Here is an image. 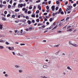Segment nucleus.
<instances>
[{"mask_svg":"<svg viewBox=\"0 0 78 78\" xmlns=\"http://www.w3.org/2000/svg\"><path fill=\"white\" fill-rule=\"evenodd\" d=\"M49 24H50V23H49V22H46V25H49Z\"/></svg>","mask_w":78,"mask_h":78,"instance_id":"052dcab7","label":"nucleus"},{"mask_svg":"<svg viewBox=\"0 0 78 78\" xmlns=\"http://www.w3.org/2000/svg\"><path fill=\"white\" fill-rule=\"evenodd\" d=\"M38 8H39V10H41V6L40 5H38Z\"/></svg>","mask_w":78,"mask_h":78,"instance_id":"39448f33","label":"nucleus"},{"mask_svg":"<svg viewBox=\"0 0 78 78\" xmlns=\"http://www.w3.org/2000/svg\"><path fill=\"white\" fill-rule=\"evenodd\" d=\"M10 16H11V15L9 14H8L7 15V17H10Z\"/></svg>","mask_w":78,"mask_h":78,"instance_id":"473e14b6","label":"nucleus"},{"mask_svg":"<svg viewBox=\"0 0 78 78\" xmlns=\"http://www.w3.org/2000/svg\"><path fill=\"white\" fill-rule=\"evenodd\" d=\"M49 21L51 22H52V21H53V18H50L49 19Z\"/></svg>","mask_w":78,"mask_h":78,"instance_id":"4468645a","label":"nucleus"},{"mask_svg":"<svg viewBox=\"0 0 78 78\" xmlns=\"http://www.w3.org/2000/svg\"><path fill=\"white\" fill-rule=\"evenodd\" d=\"M20 45H25V44H22L21 43L20 44Z\"/></svg>","mask_w":78,"mask_h":78,"instance_id":"603ef678","label":"nucleus"},{"mask_svg":"<svg viewBox=\"0 0 78 78\" xmlns=\"http://www.w3.org/2000/svg\"><path fill=\"white\" fill-rule=\"evenodd\" d=\"M59 12H61L62 11V9L61 8H60L58 10Z\"/></svg>","mask_w":78,"mask_h":78,"instance_id":"b1692460","label":"nucleus"},{"mask_svg":"<svg viewBox=\"0 0 78 78\" xmlns=\"http://www.w3.org/2000/svg\"><path fill=\"white\" fill-rule=\"evenodd\" d=\"M32 29H33V27H29V30H30L31 31L32 30Z\"/></svg>","mask_w":78,"mask_h":78,"instance_id":"72a5a7b5","label":"nucleus"},{"mask_svg":"<svg viewBox=\"0 0 78 78\" xmlns=\"http://www.w3.org/2000/svg\"><path fill=\"white\" fill-rule=\"evenodd\" d=\"M5 77H8V75L6 74L5 75Z\"/></svg>","mask_w":78,"mask_h":78,"instance_id":"393cba45","label":"nucleus"},{"mask_svg":"<svg viewBox=\"0 0 78 78\" xmlns=\"http://www.w3.org/2000/svg\"><path fill=\"white\" fill-rule=\"evenodd\" d=\"M69 17H67L66 19V21H67V20H69Z\"/></svg>","mask_w":78,"mask_h":78,"instance_id":"79ce46f5","label":"nucleus"},{"mask_svg":"<svg viewBox=\"0 0 78 78\" xmlns=\"http://www.w3.org/2000/svg\"><path fill=\"white\" fill-rule=\"evenodd\" d=\"M3 28V25L2 24H0V30H2Z\"/></svg>","mask_w":78,"mask_h":78,"instance_id":"1a4fd4ad","label":"nucleus"},{"mask_svg":"<svg viewBox=\"0 0 78 78\" xmlns=\"http://www.w3.org/2000/svg\"><path fill=\"white\" fill-rule=\"evenodd\" d=\"M36 22H39V19H38L36 20Z\"/></svg>","mask_w":78,"mask_h":78,"instance_id":"f704fd0d","label":"nucleus"},{"mask_svg":"<svg viewBox=\"0 0 78 78\" xmlns=\"http://www.w3.org/2000/svg\"><path fill=\"white\" fill-rule=\"evenodd\" d=\"M55 15H56L55 14V13H53L52 14L53 16H55Z\"/></svg>","mask_w":78,"mask_h":78,"instance_id":"0e129e2a","label":"nucleus"},{"mask_svg":"<svg viewBox=\"0 0 78 78\" xmlns=\"http://www.w3.org/2000/svg\"><path fill=\"white\" fill-rule=\"evenodd\" d=\"M68 4V1H66V3H65V5H67Z\"/></svg>","mask_w":78,"mask_h":78,"instance_id":"5fc2aeb1","label":"nucleus"},{"mask_svg":"<svg viewBox=\"0 0 78 78\" xmlns=\"http://www.w3.org/2000/svg\"><path fill=\"white\" fill-rule=\"evenodd\" d=\"M11 5H8V8L9 9H10V8H11Z\"/></svg>","mask_w":78,"mask_h":78,"instance_id":"412c9836","label":"nucleus"},{"mask_svg":"<svg viewBox=\"0 0 78 78\" xmlns=\"http://www.w3.org/2000/svg\"><path fill=\"white\" fill-rule=\"evenodd\" d=\"M12 53L13 55H16V54H15V52H12Z\"/></svg>","mask_w":78,"mask_h":78,"instance_id":"69168bd1","label":"nucleus"},{"mask_svg":"<svg viewBox=\"0 0 78 78\" xmlns=\"http://www.w3.org/2000/svg\"><path fill=\"white\" fill-rule=\"evenodd\" d=\"M9 3L10 4H12V0H11L10 2H9Z\"/></svg>","mask_w":78,"mask_h":78,"instance_id":"3c124183","label":"nucleus"},{"mask_svg":"<svg viewBox=\"0 0 78 78\" xmlns=\"http://www.w3.org/2000/svg\"><path fill=\"white\" fill-rule=\"evenodd\" d=\"M12 18H14V17H15V15H12Z\"/></svg>","mask_w":78,"mask_h":78,"instance_id":"8fccbe9b","label":"nucleus"},{"mask_svg":"<svg viewBox=\"0 0 78 78\" xmlns=\"http://www.w3.org/2000/svg\"><path fill=\"white\" fill-rule=\"evenodd\" d=\"M58 9V7H57L55 8L56 11H57Z\"/></svg>","mask_w":78,"mask_h":78,"instance_id":"49530a36","label":"nucleus"},{"mask_svg":"<svg viewBox=\"0 0 78 78\" xmlns=\"http://www.w3.org/2000/svg\"><path fill=\"white\" fill-rule=\"evenodd\" d=\"M5 42V41L4 40H0V42Z\"/></svg>","mask_w":78,"mask_h":78,"instance_id":"dca6fc26","label":"nucleus"},{"mask_svg":"<svg viewBox=\"0 0 78 78\" xmlns=\"http://www.w3.org/2000/svg\"><path fill=\"white\" fill-rule=\"evenodd\" d=\"M27 22V23H28L29 25H30V24H31V21L29 20H28Z\"/></svg>","mask_w":78,"mask_h":78,"instance_id":"6e6552de","label":"nucleus"},{"mask_svg":"<svg viewBox=\"0 0 78 78\" xmlns=\"http://www.w3.org/2000/svg\"><path fill=\"white\" fill-rule=\"evenodd\" d=\"M76 6V4L75 3L73 4V6L74 7H75Z\"/></svg>","mask_w":78,"mask_h":78,"instance_id":"bb28decb","label":"nucleus"},{"mask_svg":"<svg viewBox=\"0 0 78 78\" xmlns=\"http://www.w3.org/2000/svg\"><path fill=\"white\" fill-rule=\"evenodd\" d=\"M19 73H22L23 71L21 70L20 69L19 70Z\"/></svg>","mask_w":78,"mask_h":78,"instance_id":"a211bd4d","label":"nucleus"},{"mask_svg":"<svg viewBox=\"0 0 78 78\" xmlns=\"http://www.w3.org/2000/svg\"><path fill=\"white\" fill-rule=\"evenodd\" d=\"M5 44H6V45H9V44L8 43V42L6 41L5 42Z\"/></svg>","mask_w":78,"mask_h":78,"instance_id":"58836bf2","label":"nucleus"},{"mask_svg":"<svg viewBox=\"0 0 78 78\" xmlns=\"http://www.w3.org/2000/svg\"><path fill=\"white\" fill-rule=\"evenodd\" d=\"M26 19H27V20H28V19H29V17H28V16H26Z\"/></svg>","mask_w":78,"mask_h":78,"instance_id":"c9c22d12","label":"nucleus"},{"mask_svg":"<svg viewBox=\"0 0 78 78\" xmlns=\"http://www.w3.org/2000/svg\"><path fill=\"white\" fill-rule=\"evenodd\" d=\"M32 23H34V22H35V21L34 20H32Z\"/></svg>","mask_w":78,"mask_h":78,"instance_id":"09e8293b","label":"nucleus"},{"mask_svg":"<svg viewBox=\"0 0 78 78\" xmlns=\"http://www.w3.org/2000/svg\"><path fill=\"white\" fill-rule=\"evenodd\" d=\"M73 46H74V47H78V45L76 44H73Z\"/></svg>","mask_w":78,"mask_h":78,"instance_id":"0eeeda50","label":"nucleus"},{"mask_svg":"<svg viewBox=\"0 0 78 78\" xmlns=\"http://www.w3.org/2000/svg\"><path fill=\"white\" fill-rule=\"evenodd\" d=\"M51 9H52V11H54L55 9V5H53L51 7Z\"/></svg>","mask_w":78,"mask_h":78,"instance_id":"f257e3e1","label":"nucleus"},{"mask_svg":"<svg viewBox=\"0 0 78 78\" xmlns=\"http://www.w3.org/2000/svg\"><path fill=\"white\" fill-rule=\"evenodd\" d=\"M49 6H48V5H47V6H46V9H47V10H48V9H49Z\"/></svg>","mask_w":78,"mask_h":78,"instance_id":"aec40b11","label":"nucleus"},{"mask_svg":"<svg viewBox=\"0 0 78 78\" xmlns=\"http://www.w3.org/2000/svg\"><path fill=\"white\" fill-rule=\"evenodd\" d=\"M51 1H49L48 2V4H49V5H50V3H51Z\"/></svg>","mask_w":78,"mask_h":78,"instance_id":"6e6d98bb","label":"nucleus"},{"mask_svg":"<svg viewBox=\"0 0 78 78\" xmlns=\"http://www.w3.org/2000/svg\"><path fill=\"white\" fill-rule=\"evenodd\" d=\"M60 14H64V12H63V11L61 12H60Z\"/></svg>","mask_w":78,"mask_h":78,"instance_id":"a18cd8bd","label":"nucleus"},{"mask_svg":"<svg viewBox=\"0 0 78 78\" xmlns=\"http://www.w3.org/2000/svg\"><path fill=\"white\" fill-rule=\"evenodd\" d=\"M4 14H7V11H5Z\"/></svg>","mask_w":78,"mask_h":78,"instance_id":"13d9d810","label":"nucleus"},{"mask_svg":"<svg viewBox=\"0 0 78 78\" xmlns=\"http://www.w3.org/2000/svg\"><path fill=\"white\" fill-rule=\"evenodd\" d=\"M4 48V47L3 46H0V49H3Z\"/></svg>","mask_w":78,"mask_h":78,"instance_id":"4be33fe9","label":"nucleus"},{"mask_svg":"<svg viewBox=\"0 0 78 78\" xmlns=\"http://www.w3.org/2000/svg\"><path fill=\"white\" fill-rule=\"evenodd\" d=\"M61 51V50H59L57 52H56V53H57V54H58L59 52Z\"/></svg>","mask_w":78,"mask_h":78,"instance_id":"37998d69","label":"nucleus"},{"mask_svg":"<svg viewBox=\"0 0 78 78\" xmlns=\"http://www.w3.org/2000/svg\"><path fill=\"white\" fill-rule=\"evenodd\" d=\"M2 19L3 20H4V21H5V20H6V19L5 18V17H2Z\"/></svg>","mask_w":78,"mask_h":78,"instance_id":"f8f14e48","label":"nucleus"},{"mask_svg":"<svg viewBox=\"0 0 78 78\" xmlns=\"http://www.w3.org/2000/svg\"><path fill=\"white\" fill-rule=\"evenodd\" d=\"M20 22H23L24 23H25V20H20Z\"/></svg>","mask_w":78,"mask_h":78,"instance_id":"9b49d317","label":"nucleus"},{"mask_svg":"<svg viewBox=\"0 0 78 78\" xmlns=\"http://www.w3.org/2000/svg\"><path fill=\"white\" fill-rule=\"evenodd\" d=\"M27 13L28 14H31V12H30V11H28L27 12Z\"/></svg>","mask_w":78,"mask_h":78,"instance_id":"ea45409f","label":"nucleus"},{"mask_svg":"<svg viewBox=\"0 0 78 78\" xmlns=\"http://www.w3.org/2000/svg\"><path fill=\"white\" fill-rule=\"evenodd\" d=\"M31 17H35V14H34V15H32Z\"/></svg>","mask_w":78,"mask_h":78,"instance_id":"c756f323","label":"nucleus"},{"mask_svg":"<svg viewBox=\"0 0 78 78\" xmlns=\"http://www.w3.org/2000/svg\"><path fill=\"white\" fill-rule=\"evenodd\" d=\"M39 10H37L36 11V14H38V13H39Z\"/></svg>","mask_w":78,"mask_h":78,"instance_id":"a878e982","label":"nucleus"},{"mask_svg":"<svg viewBox=\"0 0 78 78\" xmlns=\"http://www.w3.org/2000/svg\"><path fill=\"white\" fill-rule=\"evenodd\" d=\"M58 23H59V22H58L57 23V24L56 25V26L55 27H54L52 29V30H55V29H56V27H58Z\"/></svg>","mask_w":78,"mask_h":78,"instance_id":"7ed1b4c3","label":"nucleus"},{"mask_svg":"<svg viewBox=\"0 0 78 78\" xmlns=\"http://www.w3.org/2000/svg\"><path fill=\"white\" fill-rule=\"evenodd\" d=\"M36 17H37V18H38V17H39V15H38V14H37L36 15Z\"/></svg>","mask_w":78,"mask_h":78,"instance_id":"4d7b16f0","label":"nucleus"},{"mask_svg":"<svg viewBox=\"0 0 78 78\" xmlns=\"http://www.w3.org/2000/svg\"><path fill=\"white\" fill-rule=\"evenodd\" d=\"M15 22H16V23H19V21L16 20V21H15Z\"/></svg>","mask_w":78,"mask_h":78,"instance_id":"a19ab883","label":"nucleus"},{"mask_svg":"<svg viewBox=\"0 0 78 78\" xmlns=\"http://www.w3.org/2000/svg\"><path fill=\"white\" fill-rule=\"evenodd\" d=\"M3 3L4 4H6V2L5 1H3Z\"/></svg>","mask_w":78,"mask_h":78,"instance_id":"864d4df0","label":"nucleus"},{"mask_svg":"<svg viewBox=\"0 0 78 78\" xmlns=\"http://www.w3.org/2000/svg\"><path fill=\"white\" fill-rule=\"evenodd\" d=\"M15 67H16V68H19V67H20V66L19 65H16L15 66Z\"/></svg>","mask_w":78,"mask_h":78,"instance_id":"9d476101","label":"nucleus"},{"mask_svg":"<svg viewBox=\"0 0 78 78\" xmlns=\"http://www.w3.org/2000/svg\"><path fill=\"white\" fill-rule=\"evenodd\" d=\"M23 6V4H19L18 5V8H22V7Z\"/></svg>","mask_w":78,"mask_h":78,"instance_id":"f03ea898","label":"nucleus"},{"mask_svg":"<svg viewBox=\"0 0 78 78\" xmlns=\"http://www.w3.org/2000/svg\"><path fill=\"white\" fill-rule=\"evenodd\" d=\"M15 12H18V11H19V9H16L15 10Z\"/></svg>","mask_w":78,"mask_h":78,"instance_id":"f3484780","label":"nucleus"},{"mask_svg":"<svg viewBox=\"0 0 78 78\" xmlns=\"http://www.w3.org/2000/svg\"><path fill=\"white\" fill-rule=\"evenodd\" d=\"M60 23L58 25V26L59 27H61V26L63 25V24H62V23H61V21H60Z\"/></svg>","mask_w":78,"mask_h":78,"instance_id":"423d86ee","label":"nucleus"},{"mask_svg":"<svg viewBox=\"0 0 78 78\" xmlns=\"http://www.w3.org/2000/svg\"><path fill=\"white\" fill-rule=\"evenodd\" d=\"M31 63H33V64H36V62L34 61H33L32 62H31Z\"/></svg>","mask_w":78,"mask_h":78,"instance_id":"7c9ffc66","label":"nucleus"},{"mask_svg":"<svg viewBox=\"0 0 78 78\" xmlns=\"http://www.w3.org/2000/svg\"><path fill=\"white\" fill-rule=\"evenodd\" d=\"M67 68L68 70H72V69H71V68H70V66H68Z\"/></svg>","mask_w":78,"mask_h":78,"instance_id":"ddd939ff","label":"nucleus"},{"mask_svg":"<svg viewBox=\"0 0 78 78\" xmlns=\"http://www.w3.org/2000/svg\"><path fill=\"white\" fill-rule=\"evenodd\" d=\"M22 10L23 11H25L26 10V9H25V8H23L22 9Z\"/></svg>","mask_w":78,"mask_h":78,"instance_id":"4c0bfd02","label":"nucleus"},{"mask_svg":"<svg viewBox=\"0 0 78 78\" xmlns=\"http://www.w3.org/2000/svg\"><path fill=\"white\" fill-rule=\"evenodd\" d=\"M39 2H41V0H38L37 1H36V3H39Z\"/></svg>","mask_w":78,"mask_h":78,"instance_id":"c85d7f7f","label":"nucleus"},{"mask_svg":"<svg viewBox=\"0 0 78 78\" xmlns=\"http://www.w3.org/2000/svg\"><path fill=\"white\" fill-rule=\"evenodd\" d=\"M56 3L57 5H58V4H59V3H60V2H59L57 1L56 2Z\"/></svg>","mask_w":78,"mask_h":78,"instance_id":"5701e85b","label":"nucleus"},{"mask_svg":"<svg viewBox=\"0 0 78 78\" xmlns=\"http://www.w3.org/2000/svg\"><path fill=\"white\" fill-rule=\"evenodd\" d=\"M47 66L46 65H44L43 66V68H47Z\"/></svg>","mask_w":78,"mask_h":78,"instance_id":"2f4dec72","label":"nucleus"},{"mask_svg":"<svg viewBox=\"0 0 78 78\" xmlns=\"http://www.w3.org/2000/svg\"><path fill=\"white\" fill-rule=\"evenodd\" d=\"M17 31H18V30H15V33H17Z\"/></svg>","mask_w":78,"mask_h":78,"instance_id":"774afa93","label":"nucleus"},{"mask_svg":"<svg viewBox=\"0 0 78 78\" xmlns=\"http://www.w3.org/2000/svg\"><path fill=\"white\" fill-rule=\"evenodd\" d=\"M44 21H47V19L46 18H45L44 19Z\"/></svg>","mask_w":78,"mask_h":78,"instance_id":"680f3d73","label":"nucleus"},{"mask_svg":"<svg viewBox=\"0 0 78 78\" xmlns=\"http://www.w3.org/2000/svg\"><path fill=\"white\" fill-rule=\"evenodd\" d=\"M2 7H3V6H2V4H0V8H2Z\"/></svg>","mask_w":78,"mask_h":78,"instance_id":"c03bdc74","label":"nucleus"},{"mask_svg":"<svg viewBox=\"0 0 78 78\" xmlns=\"http://www.w3.org/2000/svg\"><path fill=\"white\" fill-rule=\"evenodd\" d=\"M33 8V7H32V5H30V6H29V9H31Z\"/></svg>","mask_w":78,"mask_h":78,"instance_id":"2eb2a0df","label":"nucleus"},{"mask_svg":"<svg viewBox=\"0 0 78 78\" xmlns=\"http://www.w3.org/2000/svg\"><path fill=\"white\" fill-rule=\"evenodd\" d=\"M72 31V30L71 29H69V31H70V32H71V31Z\"/></svg>","mask_w":78,"mask_h":78,"instance_id":"bf43d9fd","label":"nucleus"},{"mask_svg":"<svg viewBox=\"0 0 78 78\" xmlns=\"http://www.w3.org/2000/svg\"><path fill=\"white\" fill-rule=\"evenodd\" d=\"M69 44H70V45H72V46H73V44H72V43H71L70 42V41H69Z\"/></svg>","mask_w":78,"mask_h":78,"instance_id":"cd10ccee","label":"nucleus"},{"mask_svg":"<svg viewBox=\"0 0 78 78\" xmlns=\"http://www.w3.org/2000/svg\"><path fill=\"white\" fill-rule=\"evenodd\" d=\"M47 12H46V13H44V16H46V15H47Z\"/></svg>","mask_w":78,"mask_h":78,"instance_id":"e433bc0d","label":"nucleus"},{"mask_svg":"<svg viewBox=\"0 0 78 78\" xmlns=\"http://www.w3.org/2000/svg\"><path fill=\"white\" fill-rule=\"evenodd\" d=\"M57 33H62V31H60V30L58 31H57Z\"/></svg>","mask_w":78,"mask_h":78,"instance_id":"338daca9","label":"nucleus"},{"mask_svg":"<svg viewBox=\"0 0 78 78\" xmlns=\"http://www.w3.org/2000/svg\"><path fill=\"white\" fill-rule=\"evenodd\" d=\"M9 49L10 50H12V51H13V50H12V48L11 47H9Z\"/></svg>","mask_w":78,"mask_h":78,"instance_id":"6ab92c4d","label":"nucleus"},{"mask_svg":"<svg viewBox=\"0 0 78 78\" xmlns=\"http://www.w3.org/2000/svg\"><path fill=\"white\" fill-rule=\"evenodd\" d=\"M69 10H70V11L72 10V8H69H69H67L66 10V11H68Z\"/></svg>","mask_w":78,"mask_h":78,"instance_id":"20e7f679","label":"nucleus"},{"mask_svg":"<svg viewBox=\"0 0 78 78\" xmlns=\"http://www.w3.org/2000/svg\"><path fill=\"white\" fill-rule=\"evenodd\" d=\"M68 8H73V7H72V6L70 5L69 6H68Z\"/></svg>","mask_w":78,"mask_h":78,"instance_id":"de8ad7c7","label":"nucleus"},{"mask_svg":"<svg viewBox=\"0 0 78 78\" xmlns=\"http://www.w3.org/2000/svg\"><path fill=\"white\" fill-rule=\"evenodd\" d=\"M16 3L14 2L13 3V6H16Z\"/></svg>","mask_w":78,"mask_h":78,"instance_id":"e2e57ef3","label":"nucleus"}]
</instances>
